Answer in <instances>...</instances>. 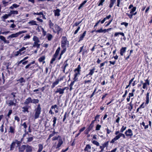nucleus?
Returning a JSON list of instances; mask_svg holds the SVG:
<instances>
[{
    "instance_id": "1",
    "label": "nucleus",
    "mask_w": 152,
    "mask_h": 152,
    "mask_svg": "<svg viewBox=\"0 0 152 152\" xmlns=\"http://www.w3.org/2000/svg\"><path fill=\"white\" fill-rule=\"evenodd\" d=\"M52 140L54 141L53 143V149H55L56 150L58 151L61 149V147L63 143V140L61 137L58 135L53 137L52 138Z\"/></svg>"
},
{
    "instance_id": "2",
    "label": "nucleus",
    "mask_w": 152,
    "mask_h": 152,
    "mask_svg": "<svg viewBox=\"0 0 152 152\" xmlns=\"http://www.w3.org/2000/svg\"><path fill=\"white\" fill-rule=\"evenodd\" d=\"M81 68L80 65H78L77 67L74 70L75 74L74 75L73 80H75V81H78V77L80 74Z\"/></svg>"
},
{
    "instance_id": "3",
    "label": "nucleus",
    "mask_w": 152,
    "mask_h": 152,
    "mask_svg": "<svg viewBox=\"0 0 152 152\" xmlns=\"http://www.w3.org/2000/svg\"><path fill=\"white\" fill-rule=\"evenodd\" d=\"M69 42L66 37L63 36L61 38V47L62 48H67L69 47Z\"/></svg>"
},
{
    "instance_id": "4",
    "label": "nucleus",
    "mask_w": 152,
    "mask_h": 152,
    "mask_svg": "<svg viewBox=\"0 0 152 152\" xmlns=\"http://www.w3.org/2000/svg\"><path fill=\"white\" fill-rule=\"evenodd\" d=\"M41 108L40 105L39 104L37 106V108L35 110V113L34 115V118L35 119L38 118L39 117L41 112Z\"/></svg>"
},
{
    "instance_id": "5",
    "label": "nucleus",
    "mask_w": 152,
    "mask_h": 152,
    "mask_svg": "<svg viewBox=\"0 0 152 152\" xmlns=\"http://www.w3.org/2000/svg\"><path fill=\"white\" fill-rule=\"evenodd\" d=\"M26 32V31H20L16 33H15L10 34L7 37V38L8 39L10 40L13 38L17 37H18L20 35L25 33Z\"/></svg>"
},
{
    "instance_id": "6",
    "label": "nucleus",
    "mask_w": 152,
    "mask_h": 152,
    "mask_svg": "<svg viewBox=\"0 0 152 152\" xmlns=\"http://www.w3.org/2000/svg\"><path fill=\"white\" fill-rule=\"evenodd\" d=\"M125 134L127 137L129 138H131L133 135L132 131L131 129H129L126 131Z\"/></svg>"
},
{
    "instance_id": "7",
    "label": "nucleus",
    "mask_w": 152,
    "mask_h": 152,
    "mask_svg": "<svg viewBox=\"0 0 152 152\" xmlns=\"http://www.w3.org/2000/svg\"><path fill=\"white\" fill-rule=\"evenodd\" d=\"M54 29L55 32H53L54 33L57 32L58 34L60 32H61L62 31V28H61L59 26L56 24L55 25V28Z\"/></svg>"
},
{
    "instance_id": "8",
    "label": "nucleus",
    "mask_w": 152,
    "mask_h": 152,
    "mask_svg": "<svg viewBox=\"0 0 152 152\" xmlns=\"http://www.w3.org/2000/svg\"><path fill=\"white\" fill-rule=\"evenodd\" d=\"M145 82L144 83H143L142 81H141V83L143 84L142 88L144 89L147 88V86H149L150 85V81L148 79L145 80Z\"/></svg>"
},
{
    "instance_id": "9",
    "label": "nucleus",
    "mask_w": 152,
    "mask_h": 152,
    "mask_svg": "<svg viewBox=\"0 0 152 152\" xmlns=\"http://www.w3.org/2000/svg\"><path fill=\"white\" fill-rule=\"evenodd\" d=\"M16 100L15 99L12 100H8L7 102V104L10 106H16Z\"/></svg>"
},
{
    "instance_id": "10",
    "label": "nucleus",
    "mask_w": 152,
    "mask_h": 152,
    "mask_svg": "<svg viewBox=\"0 0 152 152\" xmlns=\"http://www.w3.org/2000/svg\"><path fill=\"white\" fill-rule=\"evenodd\" d=\"M109 144V142L107 141L105 142L104 143L102 144V145L99 146V148L103 150L105 147H107Z\"/></svg>"
},
{
    "instance_id": "11",
    "label": "nucleus",
    "mask_w": 152,
    "mask_h": 152,
    "mask_svg": "<svg viewBox=\"0 0 152 152\" xmlns=\"http://www.w3.org/2000/svg\"><path fill=\"white\" fill-rule=\"evenodd\" d=\"M68 60H66L64 62L63 65L61 67L64 73L65 72V70L66 67L69 65L67 63Z\"/></svg>"
},
{
    "instance_id": "12",
    "label": "nucleus",
    "mask_w": 152,
    "mask_h": 152,
    "mask_svg": "<svg viewBox=\"0 0 152 152\" xmlns=\"http://www.w3.org/2000/svg\"><path fill=\"white\" fill-rule=\"evenodd\" d=\"M121 137V133H120L118 135H116V136L111 140L110 142L112 143H114L115 141L118 140Z\"/></svg>"
},
{
    "instance_id": "13",
    "label": "nucleus",
    "mask_w": 152,
    "mask_h": 152,
    "mask_svg": "<svg viewBox=\"0 0 152 152\" xmlns=\"http://www.w3.org/2000/svg\"><path fill=\"white\" fill-rule=\"evenodd\" d=\"M95 69H96L95 67H93L92 69H90L89 70V72L88 74L86 75V77H88V76H89V77H90L91 76H92L94 73Z\"/></svg>"
},
{
    "instance_id": "14",
    "label": "nucleus",
    "mask_w": 152,
    "mask_h": 152,
    "mask_svg": "<svg viewBox=\"0 0 152 152\" xmlns=\"http://www.w3.org/2000/svg\"><path fill=\"white\" fill-rule=\"evenodd\" d=\"M49 25L50 28L53 30V32H55L54 28H55V25L50 20L49 21Z\"/></svg>"
},
{
    "instance_id": "15",
    "label": "nucleus",
    "mask_w": 152,
    "mask_h": 152,
    "mask_svg": "<svg viewBox=\"0 0 152 152\" xmlns=\"http://www.w3.org/2000/svg\"><path fill=\"white\" fill-rule=\"evenodd\" d=\"M32 99L31 97H29L26 99L24 102V104H25L28 105L29 103H32Z\"/></svg>"
},
{
    "instance_id": "16",
    "label": "nucleus",
    "mask_w": 152,
    "mask_h": 152,
    "mask_svg": "<svg viewBox=\"0 0 152 152\" xmlns=\"http://www.w3.org/2000/svg\"><path fill=\"white\" fill-rule=\"evenodd\" d=\"M64 89L61 88H58L55 91L56 93H59L60 94H63L64 93Z\"/></svg>"
},
{
    "instance_id": "17",
    "label": "nucleus",
    "mask_w": 152,
    "mask_h": 152,
    "mask_svg": "<svg viewBox=\"0 0 152 152\" xmlns=\"http://www.w3.org/2000/svg\"><path fill=\"white\" fill-rule=\"evenodd\" d=\"M86 31H85L83 33V34H80V37L79 38L78 42H80V41H81L83 40L84 38L86 36Z\"/></svg>"
},
{
    "instance_id": "18",
    "label": "nucleus",
    "mask_w": 152,
    "mask_h": 152,
    "mask_svg": "<svg viewBox=\"0 0 152 152\" xmlns=\"http://www.w3.org/2000/svg\"><path fill=\"white\" fill-rule=\"evenodd\" d=\"M127 48L126 47H122L120 50V53L121 56H123L124 54L126 52Z\"/></svg>"
},
{
    "instance_id": "19",
    "label": "nucleus",
    "mask_w": 152,
    "mask_h": 152,
    "mask_svg": "<svg viewBox=\"0 0 152 152\" xmlns=\"http://www.w3.org/2000/svg\"><path fill=\"white\" fill-rule=\"evenodd\" d=\"M61 12V10L59 9H57L54 11V15L55 16H59L60 15V12Z\"/></svg>"
},
{
    "instance_id": "20",
    "label": "nucleus",
    "mask_w": 152,
    "mask_h": 152,
    "mask_svg": "<svg viewBox=\"0 0 152 152\" xmlns=\"http://www.w3.org/2000/svg\"><path fill=\"white\" fill-rule=\"evenodd\" d=\"M9 15L10 16L12 15H16L18 14V11L17 10H11L9 12Z\"/></svg>"
},
{
    "instance_id": "21",
    "label": "nucleus",
    "mask_w": 152,
    "mask_h": 152,
    "mask_svg": "<svg viewBox=\"0 0 152 152\" xmlns=\"http://www.w3.org/2000/svg\"><path fill=\"white\" fill-rule=\"evenodd\" d=\"M53 37V36L51 34L48 33L46 35V37L49 41H51Z\"/></svg>"
},
{
    "instance_id": "22",
    "label": "nucleus",
    "mask_w": 152,
    "mask_h": 152,
    "mask_svg": "<svg viewBox=\"0 0 152 152\" xmlns=\"http://www.w3.org/2000/svg\"><path fill=\"white\" fill-rule=\"evenodd\" d=\"M26 145H23L20 147L19 148V152H23L26 149Z\"/></svg>"
},
{
    "instance_id": "23",
    "label": "nucleus",
    "mask_w": 152,
    "mask_h": 152,
    "mask_svg": "<svg viewBox=\"0 0 152 152\" xmlns=\"http://www.w3.org/2000/svg\"><path fill=\"white\" fill-rule=\"evenodd\" d=\"M40 42H34L32 47L33 48L36 47L37 48H39L40 45V44L39 43Z\"/></svg>"
},
{
    "instance_id": "24",
    "label": "nucleus",
    "mask_w": 152,
    "mask_h": 152,
    "mask_svg": "<svg viewBox=\"0 0 152 152\" xmlns=\"http://www.w3.org/2000/svg\"><path fill=\"white\" fill-rule=\"evenodd\" d=\"M30 25H36L38 26V25L36 21L34 20H31L28 23Z\"/></svg>"
},
{
    "instance_id": "25",
    "label": "nucleus",
    "mask_w": 152,
    "mask_h": 152,
    "mask_svg": "<svg viewBox=\"0 0 152 152\" xmlns=\"http://www.w3.org/2000/svg\"><path fill=\"white\" fill-rule=\"evenodd\" d=\"M10 16L9 15V13L8 14H5L2 16L1 18L4 21L5 19H7Z\"/></svg>"
},
{
    "instance_id": "26",
    "label": "nucleus",
    "mask_w": 152,
    "mask_h": 152,
    "mask_svg": "<svg viewBox=\"0 0 152 152\" xmlns=\"http://www.w3.org/2000/svg\"><path fill=\"white\" fill-rule=\"evenodd\" d=\"M54 129V130L53 132L50 134L48 138V140L50 139L52 137L54 136L55 134H57L58 133V132H56L55 131V129H54Z\"/></svg>"
},
{
    "instance_id": "27",
    "label": "nucleus",
    "mask_w": 152,
    "mask_h": 152,
    "mask_svg": "<svg viewBox=\"0 0 152 152\" xmlns=\"http://www.w3.org/2000/svg\"><path fill=\"white\" fill-rule=\"evenodd\" d=\"M22 109L23 110H22V111L23 112L25 113L26 112H28V106L27 105H26V106H24L22 107Z\"/></svg>"
},
{
    "instance_id": "28",
    "label": "nucleus",
    "mask_w": 152,
    "mask_h": 152,
    "mask_svg": "<svg viewBox=\"0 0 152 152\" xmlns=\"http://www.w3.org/2000/svg\"><path fill=\"white\" fill-rule=\"evenodd\" d=\"M59 83V82L58 81L57 79H56L55 81L53 83L51 86V88H53L55 86L58 84Z\"/></svg>"
},
{
    "instance_id": "29",
    "label": "nucleus",
    "mask_w": 152,
    "mask_h": 152,
    "mask_svg": "<svg viewBox=\"0 0 152 152\" xmlns=\"http://www.w3.org/2000/svg\"><path fill=\"white\" fill-rule=\"evenodd\" d=\"M105 0H99L97 3L98 6H103L104 2H105Z\"/></svg>"
},
{
    "instance_id": "30",
    "label": "nucleus",
    "mask_w": 152,
    "mask_h": 152,
    "mask_svg": "<svg viewBox=\"0 0 152 152\" xmlns=\"http://www.w3.org/2000/svg\"><path fill=\"white\" fill-rule=\"evenodd\" d=\"M26 152H31L32 151L31 147L29 146H26Z\"/></svg>"
},
{
    "instance_id": "31",
    "label": "nucleus",
    "mask_w": 152,
    "mask_h": 152,
    "mask_svg": "<svg viewBox=\"0 0 152 152\" xmlns=\"http://www.w3.org/2000/svg\"><path fill=\"white\" fill-rule=\"evenodd\" d=\"M33 40L34 42H40L39 38L36 36H34L33 38Z\"/></svg>"
},
{
    "instance_id": "32",
    "label": "nucleus",
    "mask_w": 152,
    "mask_h": 152,
    "mask_svg": "<svg viewBox=\"0 0 152 152\" xmlns=\"http://www.w3.org/2000/svg\"><path fill=\"white\" fill-rule=\"evenodd\" d=\"M0 39L3 41L4 43H9V42H7V41L6 40L5 38L3 36L0 35Z\"/></svg>"
},
{
    "instance_id": "33",
    "label": "nucleus",
    "mask_w": 152,
    "mask_h": 152,
    "mask_svg": "<svg viewBox=\"0 0 152 152\" xmlns=\"http://www.w3.org/2000/svg\"><path fill=\"white\" fill-rule=\"evenodd\" d=\"M15 128L12 126H10L9 128V132H11L12 133H15Z\"/></svg>"
},
{
    "instance_id": "34",
    "label": "nucleus",
    "mask_w": 152,
    "mask_h": 152,
    "mask_svg": "<svg viewBox=\"0 0 152 152\" xmlns=\"http://www.w3.org/2000/svg\"><path fill=\"white\" fill-rule=\"evenodd\" d=\"M116 0H110V3L109 6V7L110 8H112L113 7L114 4L116 1Z\"/></svg>"
},
{
    "instance_id": "35",
    "label": "nucleus",
    "mask_w": 152,
    "mask_h": 152,
    "mask_svg": "<svg viewBox=\"0 0 152 152\" xmlns=\"http://www.w3.org/2000/svg\"><path fill=\"white\" fill-rule=\"evenodd\" d=\"M60 50V47H58L54 55L55 57H57L58 55V54Z\"/></svg>"
},
{
    "instance_id": "36",
    "label": "nucleus",
    "mask_w": 152,
    "mask_h": 152,
    "mask_svg": "<svg viewBox=\"0 0 152 152\" xmlns=\"http://www.w3.org/2000/svg\"><path fill=\"white\" fill-rule=\"evenodd\" d=\"M106 29H102V28H101L100 29L97 30L96 31V32L98 33H105L106 32Z\"/></svg>"
},
{
    "instance_id": "37",
    "label": "nucleus",
    "mask_w": 152,
    "mask_h": 152,
    "mask_svg": "<svg viewBox=\"0 0 152 152\" xmlns=\"http://www.w3.org/2000/svg\"><path fill=\"white\" fill-rule=\"evenodd\" d=\"M77 81H75V80H74L69 85V86L70 87L69 90L70 91H71L72 89V86L74 84L75 82H77Z\"/></svg>"
},
{
    "instance_id": "38",
    "label": "nucleus",
    "mask_w": 152,
    "mask_h": 152,
    "mask_svg": "<svg viewBox=\"0 0 152 152\" xmlns=\"http://www.w3.org/2000/svg\"><path fill=\"white\" fill-rule=\"evenodd\" d=\"M17 81H19L21 83V86H23V84L22 83H25V80L23 77H21L20 79L18 80Z\"/></svg>"
},
{
    "instance_id": "39",
    "label": "nucleus",
    "mask_w": 152,
    "mask_h": 152,
    "mask_svg": "<svg viewBox=\"0 0 152 152\" xmlns=\"http://www.w3.org/2000/svg\"><path fill=\"white\" fill-rule=\"evenodd\" d=\"M91 146L87 144L86 145V147L84 149V150L85 151H87L91 149Z\"/></svg>"
},
{
    "instance_id": "40",
    "label": "nucleus",
    "mask_w": 152,
    "mask_h": 152,
    "mask_svg": "<svg viewBox=\"0 0 152 152\" xmlns=\"http://www.w3.org/2000/svg\"><path fill=\"white\" fill-rule=\"evenodd\" d=\"M23 54L21 53V52L18 50L15 53V56H21Z\"/></svg>"
},
{
    "instance_id": "41",
    "label": "nucleus",
    "mask_w": 152,
    "mask_h": 152,
    "mask_svg": "<svg viewBox=\"0 0 152 152\" xmlns=\"http://www.w3.org/2000/svg\"><path fill=\"white\" fill-rule=\"evenodd\" d=\"M53 128L55 126V125L57 121V118L56 117H54V118H53Z\"/></svg>"
},
{
    "instance_id": "42",
    "label": "nucleus",
    "mask_w": 152,
    "mask_h": 152,
    "mask_svg": "<svg viewBox=\"0 0 152 152\" xmlns=\"http://www.w3.org/2000/svg\"><path fill=\"white\" fill-rule=\"evenodd\" d=\"M119 34L123 36V37L124 36V33L123 32H116L114 34V36L115 37H116L118 36Z\"/></svg>"
},
{
    "instance_id": "43",
    "label": "nucleus",
    "mask_w": 152,
    "mask_h": 152,
    "mask_svg": "<svg viewBox=\"0 0 152 152\" xmlns=\"http://www.w3.org/2000/svg\"><path fill=\"white\" fill-rule=\"evenodd\" d=\"M15 142H13L11 144V146H10V150L11 151H12L13 150L15 146Z\"/></svg>"
},
{
    "instance_id": "44",
    "label": "nucleus",
    "mask_w": 152,
    "mask_h": 152,
    "mask_svg": "<svg viewBox=\"0 0 152 152\" xmlns=\"http://www.w3.org/2000/svg\"><path fill=\"white\" fill-rule=\"evenodd\" d=\"M87 2L86 0L84 1L83 3L80 4L79 7L78 8V9L80 10L84 5V4L86 3Z\"/></svg>"
},
{
    "instance_id": "45",
    "label": "nucleus",
    "mask_w": 152,
    "mask_h": 152,
    "mask_svg": "<svg viewBox=\"0 0 152 152\" xmlns=\"http://www.w3.org/2000/svg\"><path fill=\"white\" fill-rule=\"evenodd\" d=\"M39 148L38 151L41 152L43 149V146L42 144H39L38 145Z\"/></svg>"
},
{
    "instance_id": "46",
    "label": "nucleus",
    "mask_w": 152,
    "mask_h": 152,
    "mask_svg": "<svg viewBox=\"0 0 152 152\" xmlns=\"http://www.w3.org/2000/svg\"><path fill=\"white\" fill-rule=\"evenodd\" d=\"M39 102V100L37 99H32V103L37 104Z\"/></svg>"
},
{
    "instance_id": "47",
    "label": "nucleus",
    "mask_w": 152,
    "mask_h": 152,
    "mask_svg": "<svg viewBox=\"0 0 152 152\" xmlns=\"http://www.w3.org/2000/svg\"><path fill=\"white\" fill-rule=\"evenodd\" d=\"M35 63V61H33L26 66L25 68L26 69L28 68L32 65Z\"/></svg>"
},
{
    "instance_id": "48",
    "label": "nucleus",
    "mask_w": 152,
    "mask_h": 152,
    "mask_svg": "<svg viewBox=\"0 0 152 152\" xmlns=\"http://www.w3.org/2000/svg\"><path fill=\"white\" fill-rule=\"evenodd\" d=\"M45 59V57L43 56H42L41 57H40L39 59V62H43V64L45 62V61H43Z\"/></svg>"
},
{
    "instance_id": "49",
    "label": "nucleus",
    "mask_w": 152,
    "mask_h": 152,
    "mask_svg": "<svg viewBox=\"0 0 152 152\" xmlns=\"http://www.w3.org/2000/svg\"><path fill=\"white\" fill-rule=\"evenodd\" d=\"M126 128V126H122V128H121L120 132L121 133H123L124 131H125Z\"/></svg>"
},
{
    "instance_id": "50",
    "label": "nucleus",
    "mask_w": 152,
    "mask_h": 152,
    "mask_svg": "<svg viewBox=\"0 0 152 152\" xmlns=\"http://www.w3.org/2000/svg\"><path fill=\"white\" fill-rule=\"evenodd\" d=\"M92 142L93 144L96 145L97 146H99V142L96 140L92 141Z\"/></svg>"
},
{
    "instance_id": "51",
    "label": "nucleus",
    "mask_w": 152,
    "mask_h": 152,
    "mask_svg": "<svg viewBox=\"0 0 152 152\" xmlns=\"http://www.w3.org/2000/svg\"><path fill=\"white\" fill-rule=\"evenodd\" d=\"M63 49V50L61 51L60 55H62L66 51V48H62Z\"/></svg>"
},
{
    "instance_id": "52",
    "label": "nucleus",
    "mask_w": 152,
    "mask_h": 152,
    "mask_svg": "<svg viewBox=\"0 0 152 152\" xmlns=\"http://www.w3.org/2000/svg\"><path fill=\"white\" fill-rule=\"evenodd\" d=\"M101 127V126L99 124L96 125V130H99Z\"/></svg>"
},
{
    "instance_id": "53",
    "label": "nucleus",
    "mask_w": 152,
    "mask_h": 152,
    "mask_svg": "<svg viewBox=\"0 0 152 152\" xmlns=\"http://www.w3.org/2000/svg\"><path fill=\"white\" fill-rule=\"evenodd\" d=\"M22 126H23L25 129L24 130V132H26V129L27 127L26 123L25 122H24L22 125Z\"/></svg>"
},
{
    "instance_id": "54",
    "label": "nucleus",
    "mask_w": 152,
    "mask_h": 152,
    "mask_svg": "<svg viewBox=\"0 0 152 152\" xmlns=\"http://www.w3.org/2000/svg\"><path fill=\"white\" fill-rule=\"evenodd\" d=\"M126 14L128 16V17H129V18L130 19H131L132 18V14H130V13H126Z\"/></svg>"
},
{
    "instance_id": "55",
    "label": "nucleus",
    "mask_w": 152,
    "mask_h": 152,
    "mask_svg": "<svg viewBox=\"0 0 152 152\" xmlns=\"http://www.w3.org/2000/svg\"><path fill=\"white\" fill-rule=\"evenodd\" d=\"M57 57L53 56V57L52 59L50 61V64H53V62L56 60V58Z\"/></svg>"
},
{
    "instance_id": "56",
    "label": "nucleus",
    "mask_w": 152,
    "mask_h": 152,
    "mask_svg": "<svg viewBox=\"0 0 152 152\" xmlns=\"http://www.w3.org/2000/svg\"><path fill=\"white\" fill-rule=\"evenodd\" d=\"M111 17V15H108L105 18H104V19L105 21L106 20L109 19Z\"/></svg>"
},
{
    "instance_id": "57",
    "label": "nucleus",
    "mask_w": 152,
    "mask_h": 152,
    "mask_svg": "<svg viewBox=\"0 0 152 152\" xmlns=\"http://www.w3.org/2000/svg\"><path fill=\"white\" fill-rule=\"evenodd\" d=\"M34 15H43V12H37V13H35V12H34V13H33Z\"/></svg>"
},
{
    "instance_id": "58",
    "label": "nucleus",
    "mask_w": 152,
    "mask_h": 152,
    "mask_svg": "<svg viewBox=\"0 0 152 152\" xmlns=\"http://www.w3.org/2000/svg\"><path fill=\"white\" fill-rule=\"evenodd\" d=\"M81 22V21L80 22H76L74 25L73 26V27H74L75 26H78Z\"/></svg>"
},
{
    "instance_id": "59",
    "label": "nucleus",
    "mask_w": 152,
    "mask_h": 152,
    "mask_svg": "<svg viewBox=\"0 0 152 152\" xmlns=\"http://www.w3.org/2000/svg\"><path fill=\"white\" fill-rule=\"evenodd\" d=\"M80 27L79 26L77 28V29L75 31L74 33V34H77V32H78V31H79V30H80Z\"/></svg>"
},
{
    "instance_id": "60",
    "label": "nucleus",
    "mask_w": 152,
    "mask_h": 152,
    "mask_svg": "<svg viewBox=\"0 0 152 152\" xmlns=\"http://www.w3.org/2000/svg\"><path fill=\"white\" fill-rule=\"evenodd\" d=\"M121 25H124L125 27H126L128 25V23L126 22H122L121 23Z\"/></svg>"
},
{
    "instance_id": "61",
    "label": "nucleus",
    "mask_w": 152,
    "mask_h": 152,
    "mask_svg": "<svg viewBox=\"0 0 152 152\" xmlns=\"http://www.w3.org/2000/svg\"><path fill=\"white\" fill-rule=\"evenodd\" d=\"M64 76H63L60 78H58V79H57L58 81L59 82L60 81L63 80H64Z\"/></svg>"
},
{
    "instance_id": "62",
    "label": "nucleus",
    "mask_w": 152,
    "mask_h": 152,
    "mask_svg": "<svg viewBox=\"0 0 152 152\" xmlns=\"http://www.w3.org/2000/svg\"><path fill=\"white\" fill-rule=\"evenodd\" d=\"M127 93H128L127 91V90H125V94L123 95V96H122L124 98L123 100H124V99L125 97H126V95H127Z\"/></svg>"
},
{
    "instance_id": "63",
    "label": "nucleus",
    "mask_w": 152,
    "mask_h": 152,
    "mask_svg": "<svg viewBox=\"0 0 152 152\" xmlns=\"http://www.w3.org/2000/svg\"><path fill=\"white\" fill-rule=\"evenodd\" d=\"M27 141L28 142H30L33 139V137H28L27 138Z\"/></svg>"
},
{
    "instance_id": "64",
    "label": "nucleus",
    "mask_w": 152,
    "mask_h": 152,
    "mask_svg": "<svg viewBox=\"0 0 152 152\" xmlns=\"http://www.w3.org/2000/svg\"><path fill=\"white\" fill-rule=\"evenodd\" d=\"M136 7H133L130 10L131 11H132L133 12H134L136 10Z\"/></svg>"
}]
</instances>
